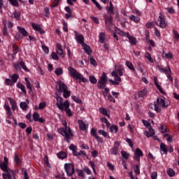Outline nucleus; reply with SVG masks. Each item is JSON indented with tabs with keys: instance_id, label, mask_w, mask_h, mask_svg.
Returning <instances> with one entry per match:
<instances>
[{
	"instance_id": "nucleus-1",
	"label": "nucleus",
	"mask_w": 179,
	"mask_h": 179,
	"mask_svg": "<svg viewBox=\"0 0 179 179\" xmlns=\"http://www.w3.org/2000/svg\"><path fill=\"white\" fill-rule=\"evenodd\" d=\"M62 125H64V128H59L57 129V131L59 132V134H60V135L64 137L66 142L69 143V139L71 136H73L72 129H71V127H68V123H66V120L62 122Z\"/></svg>"
},
{
	"instance_id": "nucleus-2",
	"label": "nucleus",
	"mask_w": 179,
	"mask_h": 179,
	"mask_svg": "<svg viewBox=\"0 0 179 179\" xmlns=\"http://www.w3.org/2000/svg\"><path fill=\"white\" fill-rule=\"evenodd\" d=\"M0 168L2 170V171H4L5 173H2L3 178H6V177H10V176L15 175V171L8 168V164H5V163L1 164Z\"/></svg>"
},
{
	"instance_id": "nucleus-3",
	"label": "nucleus",
	"mask_w": 179,
	"mask_h": 179,
	"mask_svg": "<svg viewBox=\"0 0 179 179\" xmlns=\"http://www.w3.org/2000/svg\"><path fill=\"white\" fill-rule=\"evenodd\" d=\"M64 171L68 177H72L75 174V165L72 163L64 164Z\"/></svg>"
},
{
	"instance_id": "nucleus-4",
	"label": "nucleus",
	"mask_w": 179,
	"mask_h": 179,
	"mask_svg": "<svg viewBox=\"0 0 179 179\" xmlns=\"http://www.w3.org/2000/svg\"><path fill=\"white\" fill-rule=\"evenodd\" d=\"M107 80L108 78L106 73H103L97 83L98 89H106V86H107Z\"/></svg>"
},
{
	"instance_id": "nucleus-5",
	"label": "nucleus",
	"mask_w": 179,
	"mask_h": 179,
	"mask_svg": "<svg viewBox=\"0 0 179 179\" xmlns=\"http://www.w3.org/2000/svg\"><path fill=\"white\" fill-rule=\"evenodd\" d=\"M157 103L158 106H161L162 108H167V107L170 106V101L166 99L164 96L157 98Z\"/></svg>"
},
{
	"instance_id": "nucleus-6",
	"label": "nucleus",
	"mask_w": 179,
	"mask_h": 179,
	"mask_svg": "<svg viewBox=\"0 0 179 179\" xmlns=\"http://www.w3.org/2000/svg\"><path fill=\"white\" fill-rule=\"evenodd\" d=\"M156 24L161 27V29H166V27H167L166 17L164 15H160L158 17V22H157Z\"/></svg>"
},
{
	"instance_id": "nucleus-7",
	"label": "nucleus",
	"mask_w": 179,
	"mask_h": 179,
	"mask_svg": "<svg viewBox=\"0 0 179 179\" xmlns=\"http://www.w3.org/2000/svg\"><path fill=\"white\" fill-rule=\"evenodd\" d=\"M69 72L71 75V77L73 78V79H75L76 80H78V79L80 78V73L76 71V69L72 68V67H69Z\"/></svg>"
},
{
	"instance_id": "nucleus-8",
	"label": "nucleus",
	"mask_w": 179,
	"mask_h": 179,
	"mask_svg": "<svg viewBox=\"0 0 179 179\" xmlns=\"http://www.w3.org/2000/svg\"><path fill=\"white\" fill-rule=\"evenodd\" d=\"M56 99L57 101H59V103H56L57 108H59L60 111H64V108L65 107V101L64 103V98L57 95Z\"/></svg>"
},
{
	"instance_id": "nucleus-9",
	"label": "nucleus",
	"mask_w": 179,
	"mask_h": 179,
	"mask_svg": "<svg viewBox=\"0 0 179 179\" xmlns=\"http://www.w3.org/2000/svg\"><path fill=\"white\" fill-rule=\"evenodd\" d=\"M118 149H120V143L117 141H115L113 148L110 150L109 153L114 156H117L118 155Z\"/></svg>"
},
{
	"instance_id": "nucleus-10",
	"label": "nucleus",
	"mask_w": 179,
	"mask_h": 179,
	"mask_svg": "<svg viewBox=\"0 0 179 179\" xmlns=\"http://www.w3.org/2000/svg\"><path fill=\"white\" fill-rule=\"evenodd\" d=\"M69 101L66 100L64 107V110L66 111V114L68 117H73V113H72V110L71 108H69Z\"/></svg>"
},
{
	"instance_id": "nucleus-11",
	"label": "nucleus",
	"mask_w": 179,
	"mask_h": 179,
	"mask_svg": "<svg viewBox=\"0 0 179 179\" xmlns=\"http://www.w3.org/2000/svg\"><path fill=\"white\" fill-rule=\"evenodd\" d=\"M75 36H76V40L77 41V43H78V44H81V45H83V44L85 43V37L83 36V35L80 34L79 35V32H78L77 31H74Z\"/></svg>"
},
{
	"instance_id": "nucleus-12",
	"label": "nucleus",
	"mask_w": 179,
	"mask_h": 179,
	"mask_svg": "<svg viewBox=\"0 0 179 179\" xmlns=\"http://www.w3.org/2000/svg\"><path fill=\"white\" fill-rule=\"evenodd\" d=\"M157 69L161 73H165V75L169 73H169H171V69H170V66H166L165 69L160 66H157Z\"/></svg>"
},
{
	"instance_id": "nucleus-13",
	"label": "nucleus",
	"mask_w": 179,
	"mask_h": 179,
	"mask_svg": "<svg viewBox=\"0 0 179 179\" xmlns=\"http://www.w3.org/2000/svg\"><path fill=\"white\" fill-rule=\"evenodd\" d=\"M66 90H68V86H66V85H65V83H64V82H59L58 92L64 93V92H66Z\"/></svg>"
},
{
	"instance_id": "nucleus-14",
	"label": "nucleus",
	"mask_w": 179,
	"mask_h": 179,
	"mask_svg": "<svg viewBox=\"0 0 179 179\" xmlns=\"http://www.w3.org/2000/svg\"><path fill=\"white\" fill-rule=\"evenodd\" d=\"M57 49H56V52L57 54L58 55H59V57H61V58H64L65 57V54H64V50H62V46H61V44L59 43H57Z\"/></svg>"
},
{
	"instance_id": "nucleus-15",
	"label": "nucleus",
	"mask_w": 179,
	"mask_h": 179,
	"mask_svg": "<svg viewBox=\"0 0 179 179\" xmlns=\"http://www.w3.org/2000/svg\"><path fill=\"white\" fill-rule=\"evenodd\" d=\"M8 100L12 107V110H13V111L17 110V103H16V101L12 98H8Z\"/></svg>"
},
{
	"instance_id": "nucleus-16",
	"label": "nucleus",
	"mask_w": 179,
	"mask_h": 179,
	"mask_svg": "<svg viewBox=\"0 0 179 179\" xmlns=\"http://www.w3.org/2000/svg\"><path fill=\"white\" fill-rule=\"evenodd\" d=\"M78 124H79L80 131H86L87 129V127H86V124L82 120H78Z\"/></svg>"
},
{
	"instance_id": "nucleus-17",
	"label": "nucleus",
	"mask_w": 179,
	"mask_h": 179,
	"mask_svg": "<svg viewBox=\"0 0 179 179\" xmlns=\"http://www.w3.org/2000/svg\"><path fill=\"white\" fill-rule=\"evenodd\" d=\"M82 47H83L85 54H87V55H90V54H92V48H90V45H87L86 43H83Z\"/></svg>"
},
{
	"instance_id": "nucleus-18",
	"label": "nucleus",
	"mask_w": 179,
	"mask_h": 179,
	"mask_svg": "<svg viewBox=\"0 0 179 179\" xmlns=\"http://www.w3.org/2000/svg\"><path fill=\"white\" fill-rule=\"evenodd\" d=\"M17 30L22 34V37H27L29 36V32L24 29V28H22L20 27H17Z\"/></svg>"
},
{
	"instance_id": "nucleus-19",
	"label": "nucleus",
	"mask_w": 179,
	"mask_h": 179,
	"mask_svg": "<svg viewBox=\"0 0 179 179\" xmlns=\"http://www.w3.org/2000/svg\"><path fill=\"white\" fill-rule=\"evenodd\" d=\"M99 113H101V114L105 115V117H107V118H110V114L107 113V109H106L105 108H99Z\"/></svg>"
},
{
	"instance_id": "nucleus-20",
	"label": "nucleus",
	"mask_w": 179,
	"mask_h": 179,
	"mask_svg": "<svg viewBox=\"0 0 179 179\" xmlns=\"http://www.w3.org/2000/svg\"><path fill=\"white\" fill-rule=\"evenodd\" d=\"M14 162L15 163L16 166H20V164H22V159L20 157H19L18 154H15Z\"/></svg>"
},
{
	"instance_id": "nucleus-21",
	"label": "nucleus",
	"mask_w": 179,
	"mask_h": 179,
	"mask_svg": "<svg viewBox=\"0 0 179 179\" xmlns=\"http://www.w3.org/2000/svg\"><path fill=\"white\" fill-rule=\"evenodd\" d=\"M159 148H160V150H162V152H164L165 155H167L169 152V148H167V145H166L164 143H161Z\"/></svg>"
},
{
	"instance_id": "nucleus-22",
	"label": "nucleus",
	"mask_w": 179,
	"mask_h": 179,
	"mask_svg": "<svg viewBox=\"0 0 179 179\" xmlns=\"http://www.w3.org/2000/svg\"><path fill=\"white\" fill-rule=\"evenodd\" d=\"M17 87H18V89H20V90H22V93H24V94H27V91H26V87L22 83H17Z\"/></svg>"
},
{
	"instance_id": "nucleus-23",
	"label": "nucleus",
	"mask_w": 179,
	"mask_h": 179,
	"mask_svg": "<svg viewBox=\"0 0 179 179\" xmlns=\"http://www.w3.org/2000/svg\"><path fill=\"white\" fill-rule=\"evenodd\" d=\"M57 156L59 159H62V160H64V159H66V157H68V155L64 151L59 152L57 154Z\"/></svg>"
},
{
	"instance_id": "nucleus-24",
	"label": "nucleus",
	"mask_w": 179,
	"mask_h": 179,
	"mask_svg": "<svg viewBox=\"0 0 179 179\" xmlns=\"http://www.w3.org/2000/svg\"><path fill=\"white\" fill-rule=\"evenodd\" d=\"M99 43H101V44L106 43V34H104V32L99 34Z\"/></svg>"
},
{
	"instance_id": "nucleus-25",
	"label": "nucleus",
	"mask_w": 179,
	"mask_h": 179,
	"mask_svg": "<svg viewBox=\"0 0 179 179\" xmlns=\"http://www.w3.org/2000/svg\"><path fill=\"white\" fill-rule=\"evenodd\" d=\"M109 131L111 134H117V132H118V127L115 124H113L110 127Z\"/></svg>"
},
{
	"instance_id": "nucleus-26",
	"label": "nucleus",
	"mask_w": 179,
	"mask_h": 179,
	"mask_svg": "<svg viewBox=\"0 0 179 179\" xmlns=\"http://www.w3.org/2000/svg\"><path fill=\"white\" fill-rule=\"evenodd\" d=\"M105 23L106 24H111V23H113V16H111V15L106 16Z\"/></svg>"
},
{
	"instance_id": "nucleus-27",
	"label": "nucleus",
	"mask_w": 179,
	"mask_h": 179,
	"mask_svg": "<svg viewBox=\"0 0 179 179\" xmlns=\"http://www.w3.org/2000/svg\"><path fill=\"white\" fill-rule=\"evenodd\" d=\"M129 19H130V20H132L135 23H139V22L141 21V18L139 17L134 15H130Z\"/></svg>"
},
{
	"instance_id": "nucleus-28",
	"label": "nucleus",
	"mask_w": 179,
	"mask_h": 179,
	"mask_svg": "<svg viewBox=\"0 0 179 179\" xmlns=\"http://www.w3.org/2000/svg\"><path fill=\"white\" fill-rule=\"evenodd\" d=\"M107 8H108V12H109L110 15H114V6L113 5V2L110 1L109 7L107 6Z\"/></svg>"
},
{
	"instance_id": "nucleus-29",
	"label": "nucleus",
	"mask_w": 179,
	"mask_h": 179,
	"mask_svg": "<svg viewBox=\"0 0 179 179\" xmlns=\"http://www.w3.org/2000/svg\"><path fill=\"white\" fill-rule=\"evenodd\" d=\"M136 68L137 71H139L143 75H145V72H143V69H142V64L141 62H138L136 64Z\"/></svg>"
},
{
	"instance_id": "nucleus-30",
	"label": "nucleus",
	"mask_w": 179,
	"mask_h": 179,
	"mask_svg": "<svg viewBox=\"0 0 179 179\" xmlns=\"http://www.w3.org/2000/svg\"><path fill=\"white\" fill-rule=\"evenodd\" d=\"M126 65H127V68H129V69H130V71L135 72V67H134V64H132V62H131L129 61H127Z\"/></svg>"
},
{
	"instance_id": "nucleus-31",
	"label": "nucleus",
	"mask_w": 179,
	"mask_h": 179,
	"mask_svg": "<svg viewBox=\"0 0 179 179\" xmlns=\"http://www.w3.org/2000/svg\"><path fill=\"white\" fill-rule=\"evenodd\" d=\"M148 94V90L144 88L143 90L138 92V97H145Z\"/></svg>"
},
{
	"instance_id": "nucleus-32",
	"label": "nucleus",
	"mask_w": 179,
	"mask_h": 179,
	"mask_svg": "<svg viewBox=\"0 0 179 179\" xmlns=\"http://www.w3.org/2000/svg\"><path fill=\"white\" fill-rule=\"evenodd\" d=\"M20 107L22 110H23L24 111V110H27V108L29 107V106L27 105V102L23 101L20 103Z\"/></svg>"
},
{
	"instance_id": "nucleus-33",
	"label": "nucleus",
	"mask_w": 179,
	"mask_h": 179,
	"mask_svg": "<svg viewBox=\"0 0 179 179\" xmlns=\"http://www.w3.org/2000/svg\"><path fill=\"white\" fill-rule=\"evenodd\" d=\"M166 173L169 177H174V176H176V171L171 168L168 169Z\"/></svg>"
},
{
	"instance_id": "nucleus-34",
	"label": "nucleus",
	"mask_w": 179,
	"mask_h": 179,
	"mask_svg": "<svg viewBox=\"0 0 179 179\" xmlns=\"http://www.w3.org/2000/svg\"><path fill=\"white\" fill-rule=\"evenodd\" d=\"M24 80L26 82L27 89H29L30 92H33V87H31V85L30 84V81L29 80V78H25Z\"/></svg>"
},
{
	"instance_id": "nucleus-35",
	"label": "nucleus",
	"mask_w": 179,
	"mask_h": 179,
	"mask_svg": "<svg viewBox=\"0 0 179 179\" xmlns=\"http://www.w3.org/2000/svg\"><path fill=\"white\" fill-rule=\"evenodd\" d=\"M145 57L149 61V62H151V64H153V62H155L149 52H145Z\"/></svg>"
},
{
	"instance_id": "nucleus-36",
	"label": "nucleus",
	"mask_w": 179,
	"mask_h": 179,
	"mask_svg": "<svg viewBox=\"0 0 179 179\" xmlns=\"http://www.w3.org/2000/svg\"><path fill=\"white\" fill-rule=\"evenodd\" d=\"M31 27L32 29H34V30H35L36 31H38L41 28V25L32 22Z\"/></svg>"
},
{
	"instance_id": "nucleus-37",
	"label": "nucleus",
	"mask_w": 179,
	"mask_h": 179,
	"mask_svg": "<svg viewBox=\"0 0 179 179\" xmlns=\"http://www.w3.org/2000/svg\"><path fill=\"white\" fill-rule=\"evenodd\" d=\"M124 69V67L122 66H120L117 69V75L118 76H124V73L122 72Z\"/></svg>"
},
{
	"instance_id": "nucleus-38",
	"label": "nucleus",
	"mask_w": 179,
	"mask_h": 179,
	"mask_svg": "<svg viewBox=\"0 0 179 179\" xmlns=\"http://www.w3.org/2000/svg\"><path fill=\"white\" fill-rule=\"evenodd\" d=\"M20 65L21 68H22V69H24V71H25V72H30V70L27 69V66H26V64H24V62L23 61H21L20 62Z\"/></svg>"
},
{
	"instance_id": "nucleus-39",
	"label": "nucleus",
	"mask_w": 179,
	"mask_h": 179,
	"mask_svg": "<svg viewBox=\"0 0 179 179\" xmlns=\"http://www.w3.org/2000/svg\"><path fill=\"white\" fill-rule=\"evenodd\" d=\"M23 38V36L21 34L20 32H17L15 36V39L16 41H20V40H22Z\"/></svg>"
},
{
	"instance_id": "nucleus-40",
	"label": "nucleus",
	"mask_w": 179,
	"mask_h": 179,
	"mask_svg": "<svg viewBox=\"0 0 179 179\" xmlns=\"http://www.w3.org/2000/svg\"><path fill=\"white\" fill-rule=\"evenodd\" d=\"M89 164H90L92 170H93V172L96 175L97 174V172H96V164H94V162L93 161H90L89 162Z\"/></svg>"
},
{
	"instance_id": "nucleus-41",
	"label": "nucleus",
	"mask_w": 179,
	"mask_h": 179,
	"mask_svg": "<svg viewBox=\"0 0 179 179\" xmlns=\"http://www.w3.org/2000/svg\"><path fill=\"white\" fill-rule=\"evenodd\" d=\"M73 156H87V155L86 154V152L83 151V150H80V152H76L73 154Z\"/></svg>"
},
{
	"instance_id": "nucleus-42",
	"label": "nucleus",
	"mask_w": 179,
	"mask_h": 179,
	"mask_svg": "<svg viewBox=\"0 0 179 179\" xmlns=\"http://www.w3.org/2000/svg\"><path fill=\"white\" fill-rule=\"evenodd\" d=\"M13 51L14 55H16V54H17V52H19V46L16 44H13Z\"/></svg>"
},
{
	"instance_id": "nucleus-43",
	"label": "nucleus",
	"mask_w": 179,
	"mask_h": 179,
	"mask_svg": "<svg viewBox=\"0 0 179 179\" xmlns=\"http://www.w3.org/2000/svg\"><path fill=\"white\" fill-rule=\"evenodd\" d=\"M121 155L124 159H125L126 160H128L129 157V154L128 152H127L126 151L122 150Z\"/></svg>"
},
{
	"instance_id": "nucleus-44",
	"label": "nucleus",
	"mask_w": 179,
	"mask_h": 179,
	"mask_svg": "<svg viewBox=\"0 0 179 179\" xmlns=\"http://www.w3.org/2000/svg\"><path fill=\"white\" fill-rule=\"evenodd\" d=\"M10 5L13 6H16L17 8L19 7V2H17V0H8Z\"/></svg>"
},
{
	"instance_id": "nucleus-45",
	"label": "nucleus",
	"mask_w": 179,
	"mask_h": 179,
	"mask_svg": "<svg viewBox=\"0 0 179 179\" xmlns=\"http://www.w3.org/2000/svg\"><path fill=\"white\" fill-rule=\"evenodd\" d=\"M71 99L73 100V101H75L78 104H82V101L78 96H72Z\"/></svg>"
},
{
	"instance_id": "nucleus-46",
	"label": "nucleus",
	"mask_w": 179,
	"mask_h": 179,
	"mask_svg": "<svg viewBox=\"0 0 179 179\" xmlns=\"http://www.w3.org/2000/svg\"><path fill=\"white\" fill-rule=\"evenodd\" d=\"M124 141L128 143V145H129V146H130V148H134V142L131 141V138H124Z\"/></svg>"
},
{
	"instance_id": "nucleus-47",
	"label": "nucleus",
	"mask_w": 179,
	"mask_h": 179,
	"mask_svg": "<svg viewBox=\"0 0 179 179\" xmlns=\"http://www.w3.org/2000/svg\"><path fill=\"white\" fill-rule=\"evenodd\" d=\"M12 82L13 83H16L17 82V79H19V75L15 73L11 76Z\"/></svg>"
},
{
	"instance_id": "nucleus-48",
	"label": "nucleus",
	"mask_w": 179,
	"mask_h": 179,
	"mask_svg": "<svg viewBox=\"0 0 179 179\" xmlns=\"http://www.w3.org/2000/svg\"><path fill=\"white\" fill-rule=\"evenodd\" d=\"M71 96V91L66 90V91L63 92V97L64 99H68Z\"/></svg>"
},
{
	"instance_id": "nucleus-49",
	"label": "nucleus",
	"mask_w": 179,
	"mask_h": 179,
	"mask_svg": "<svg viewBox=\"0 0 179 179\" xmlns=\"http://www.w3.org/2000/svg\"><path fill=\"white\" fill-rule=\"evenodd\" d=\"M33 118L35 122H37L38 121V119L40 118V115L37 112H34L33 114Z\"/></svg>"
},
{
	"instance_id": "nucleus-50",
	"label": "nucleus",
	"mask_w": 179,
	"mask_h": 179,
	"mask_svg": "<svg viewBox=\"0 0 179 179\" xmlns=\"http://www.w3.org/2000/svg\"><path fill=\"white\" fill-rule=\"evenodd\" d=\"M90 82L91 83H92L93 85H96V83H97V79L96 78V77H94L93 76H90Z\"/></svg>"
},
{
	"instance_id": "nucleus-51",
	"label": "nucleus",
	"mask_w": 179,
	"mask_h": 179,
	"mask_svg": "<svg viewBox=\"0 0 179 179\" xmlns=\"http://www.w3.org/2000/svg\"><path fill=\"white\" fill-rule=\"evenodd\" d=\"M22 173H23L24 174V179H30V178H29V173H27V170H26L25 169H22Z\"/></svg>"
},
{
	"instance_id": "nucleus-52",
	"label": "nucleus",
	"mask_w": 179,
	"mask_h": 179,
	"mask_svg": "<svg viewBox=\"0 0 179 179\" xmlns=\"http://www.w3.org/2000/svg\"><path fill=\"white\" fill-rule=\"evenodd\" d=\"M76 171L78 173V177H82L83 178H85V174L83 173V170H80L79 169H77Z\"/></svg>"
},
{
	"instance_id": "nucleus-53",
	"label": "nucleus",
	"mask_w": 179,
	"mask_h": 179,
	"mask_svg": "<svg viewBox=\"0 0 179 179\" xmlns=\"http://www.w3.org/2000/svg\"><path fill=\"white\" fill-rule=\"evenodd\" d=\"M20 15L22 14L20 13V11H15L14 17L16 19V20H20Z\"/></svg>"
},
{
	"instance_id": "nucleus-54",
	"label": "nucleus",
	"mask_w": 179,
	"mask_h": 179,
	"mask_svg": "<svg viewBox=\"0 0 179 179\" xmlns=\"http://www.w3.org/2000/svg\"><path fill=\"white\" fill-rule=\"evenodd\" d=\"M98 133L99 134V135H103L104 138H107V136H108L107 132L104 130L99 129L98 130Z\"/></svg>"
},
{
	"instance_id": "nucleus-55",
	"label": "nucleus",
	"mask_w": 179,
	"mask_h": 179,
	"mask_svg": "<svg viewBox=\"0 0 179 179\" xmlns=\"http://www.w3.org/2000/svg\"><path fill=\"white\" fill-rule=\"evenodd\" d=\"M134 155H136V156H143V152H142V150H141V149L139 148H136Z\"/></svg>"
},
{
	"instance_id": "nucleus-56",
	"label": "nucleus",
	"mask_w": 179,
	"mask_h": 179,
	"mask_svg": "<svg viewBox=\"0 0 179 179\" xmlns=\"http://www.w3.org/2000/svg\"><path fill=\"white\" fill-rule=\"evenodd\" d=\"M173 38H175V40H176V41H178L179 40V34L178 32H177V31L176 30H173Z\"/></svg>"
},
{
	"instance_id": "nucleus-57",
	"label": "nucleus",
	"mask_w": 179,
	"mask_h": 179,
	"mask_svg": "<svg viewBox=\"0 0 179 179\" xmlns=\"http://www.w3.org/2000/svg\"><path fill=\"white\" fill-rule=\"evenodd\" d=\"M55 73L57 76H60V75H61L62 73H63L62 68H57V69L55 71Z\"/></svg>"
},
{
	"instance_id": "nucleus-58",
	"label": "nucleus",
	"mask_w": 179,
	"mask_h": 179,
	"mask_svg": "<svg viewBox=\"0 0 179 179\" xmlns=\"http://www.w3.org/2000/svg\"><path fill=\"white\" fill-rule=\"evenodd\" d=\"M142 122L145 127H146L148 129V128H150L152 127V124L148 120H143Z\"/></svg>"
},
{
	"instance_id": "nucleus-59",
	"label": "nucleus",
	"mask_w": 179,
	"mask_h": 179,
	"mask_svg": "<svg viewBox=\"0 0 179 179\" xmlns=\"http://www.w3.org/2000/svg\"><path fill=\"white\" fill-rule=\"evenodd\" d=\"M129 40V43H131V44H133V45H135L136 44V38L134 36H130Z\"/></svg>"
},
{
	"instance_id": "nucleus-60",
	"label": "nucleus",
	"mask_w": 179,
	"mask_h": 179,
	"mask_svg": "<svg viewBox=\"0 0 179 179\" xmlns=\"http://www.w3.org/2000/svg\"><path fill=\"white\" fill-rule=\"evenodd\" d=\"M13 66L18 72H20V71L22 70V69L20 68V63H14Z\"/></svg>"
},
{
	"instance_id": "nucleus-61",
	"label": "nucleus",
	"mask_w": 179,
	"mask_h": 179,
	"mask_svg": "<svg viewBox=\"0 0 179 179\" xmlns=\"http://www.w3.org/2000/svg\"><path fill=\"white\" fill-rule=\"evenodd\" d=\"M4 24H6V27L8 29H12L13 26H15V24H13V22H12L11 21H8V22H4Z\"/></svg>"
},
{
	"instance_id": "nucleus-62",
	"label": "nucleus",
	"mask_w": 179,
	"mask_h": 179,
	"mask_svg": "<svg viewBox=\"0 0 179 179\" xmlns=\"http://www.w3.org/2000/svg\"><path fill=\"white\" fill-rule=\"evenodd\" d=\"M91 135L92 136H94V138H96L97 136V129L94 128L91 129Z\"/></svg>"
},
{
	"instance_id": "nucleus-63",
	"label": "nucleus",
	"mask_w": 179,
	"mask_h": 179,
	"mask_svg": "<svg viewBox=\"0 0 179 179\" xmlns=\"http://www.w3.org/2000/svg\"><path fill=\"white\" fill-rule=\"evenodd\" d=\"M3 34L4 36H8V34H9V32H8V27H6V24H3Z\"/></svg>"
},
{
	"instance_id": "nucleus-64",
	"label": "nucleus",
	"mask_w": 179,
	"mask_h": 179,
	"mask_svg": "<svg viewBox=\"0 0 179 179\" xmlns=\"http://www.w3.org/2000/svg\"><path fill=\"white\" fill-rule=\"evenodd\" d=\"M47 106V103L45 102H41L38 105L39 110H43L45 108V106Z\"/></svg>"
}]
</instances>
